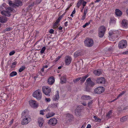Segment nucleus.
I'll return each mask as SVG.
<instances>
[{"mask_svg":"<svg viewBox=\"0 0 128 128\" xmlns=\"http://www.w3.org/2000/svg\"><path fill=\"white\" fill-rule=\"evenodd\" d=\"M128 119V117L126 116H125L121 118L120 119V121L122 122H124L126 121Z\"/></svg>","mask_w":128,"mask_h":128,"instance_id":"nucleus-25","label":"nucleus"},{"mask_svg":"<svg viewBox=\"0 0 128 128\" xmlns=\"http://www.w3.org/2000/svg\"><path fill=\"white\" fill-rule=\"evenodd\" d=\"M38 122L39 126L42 128L43 126L44 120L42 118H40L38 119Z\"/></svg>","mask_w":128,"mask_h":128,"instance_id":"nucleus-12","label":"nucleus"},{"mask_svg":"<svg viewBox=\"0 0 128 128\" xmlns=\"http://www.w3.org/2000/svg\"><path fill=\"white\" fill-rule=\"evenodd\" d=\"M84 44L86 46L90 47L93 45L94 42L92 39L88 38L84 41Z\"/></svg>","mask_w":128,"mask_h":128,"instance_id":"nucleus-4","label":"nucleus"},{"mask_svg":"<svg viewBox=\"0 0 128 128\" xmlns=\"http://www.w3.org/2000/svg\"><path fill=\"white\" fill-rule=\"evenodd\" d=\"M12 28H7L3 30V32L5 33L6 31H9L12 30Z\"/></svg>","mask_w":128,"mask_h":128,"instance_id":"nucleus-32","label":"nucleus"},{"mask_svg":"<svg viewBox=\"0 0 128 128\" xmlns=\"http://www.w3.org/2000/svg\"><path fill=\"white\" fill-rule=\"evenodd\" d=\"M104 91V88L102 86L98 87L96 88L94 92L95 93L100 94Z\"/></svg>","mask_w":128,"mask_h":128,"instance_id":"nucleus-7","label":"nucleus"},{"mask_svg":"<svg viewBox=\"0 0 128 128\" xmlns=\"http://www.w3.org/2000/svg\"><path fill=\"white\" fill-rule=\"evenodd\" d=\"M15 53V52L14 51H12L10 52L9 53V55L10 56H12Z\"/></svg>","mask_w":128,"mask_h":128,"instance_id":"nucleus-43","label":"nucleus"},{"mask_svg":"<svg viewBox=\"0 0 128 128\" xmlns=\"http://www.w3.org/2000/svg\"><path fill=\"white\" fill-rule=\"evenodd\" d=\"M82 100H90L92 99L91 97L89 96L83 95L81 97Z\"/></svg>","mask_w":128,"mask_h":128,"instance_id":"nucleus-18","label":"nucleus"},{"mask_svg":"<svg viewBox=\"0 0 128 128\" xmlns=\"http://www.w3.org/2000/svg\"><path fill=\"white\" fill-rule=\"evenodd\" d=\"M72 59L70 56H66L65 59V62L66 65H68L70 64L71 62Z\"/></svg>","mask_w":128,"mask_h":128,"instance_id":"nucleus-10","label":"nucleus"},{"mask_svg":"<svg viewBox=\"0 0 128 128\" xmlns=\"http://www.w3.org/2000/svg\"><path fill=\"white\" fill-rule=\"evenodd\" d=\"M86 2L84 1V0L82 2V5L83 6V8H84V6L86 5Z\"/></svg>","mask_w":128,"mask_h":128,"instance_id":"nucleus-41","label":"nucleus"},{"mask_svg":"<svg viewBox=\"0 0 128 128\" xmlns=\"http://www.w3.org/2000/svg\"><path fill=\"white\" fill-rule=\"evenodd\" d=\"M88 12V9L85 10L84 11V14L86 15Z\"/></svg>","mask_w":128,"mask_h":128,"instance_id":"nucleus-53","label":"nucleus"},{"mask_svg":"<svg viewBox=\"0 0 128 128\" xmlns=\"http://www.w3.org/2000/svg\"><path fill=\"white\" fill-rule=\"evenodd\" d=\"M82 55V52L78 51L74 52V57L76 58L78 56Z\"/></svg>","mask_w":128,"mask_h":128,"instance_id":"nucleus-16","label":"nucleus"},{"mask_svg":"<svg viewBox=\"0 0 128 128\" xmlns=\"http://www.w3.org/2000/svg\"><path fill=\"white\" fill-rule=\"evenodd\" d=\"M48 110H41L40 111V112H48Z\"/></svg>","mask_w":128,"mask_h":128,"instance_id":"nucleus-56","label":"nucleus"},{"mask_svg":"<svg viewBox=\"0 0 128 128\" xmlns=\"http://www.w3.org/2000/svg\"><path fill=\"white\" fill-rule=\"evenodd\" d=\"M22 114V115L24 114L25 116H24V118L22 121V124L23 125L28 124L31 120V119L30 116L26 114V112H23Z\"/></svg>","mask_w":128,"mask_h":128,"instance_id":"nucleus-1","label":"nucleus"},{"mask_svg":"<svg viewBox=\"0 0 128 128\" xmlns=\"http://www.w3.org/2000/svg\"><path fill=\"white\" fill-rule=\"evenodd\" d=\"M34 2H33L31 4L28 6L29 8H30V7L33 6L34 5Z\"/></svg>","mask_w":128,"mask_h":128,"instance_id":"nucleus-49","label":"nucleus"},{"mask_svg":"<svg viewBox=\"0 0 128 128\" xmlns=\"http://www.w3.org/2000/svg\"><path fill=\"white\" fill-rule=\"evenodd\" d=\"M123 54H128V51H126L122 53Z\"/></svg>","mask_w":128,"mask_h":128,"instance_id":"nucleus-60","label":"nucleus"},{"mask_svg":"<svg viewBox=\"0 0 128 128\" xmlns=\"http://www.w3.org/2000/svg\"><path fill=\"white\" fill-rule=\"evenodd\" d=\"M54 32V30L52 29H50L49 31V32L51 34L53 33Z\"/></svg>","mask_w":128,"mask_h":128,"instance_id":"nucleus-48","label":"nucleus"},{"mask_svg":"<svg viewBox=\"0 0 128 128\" xmlns=\"http://www.w3.org/2000/svg\"><path fill=\"white\" fill-rule=\"evenodd\" d=\"M81 108L80 107H78L75 110V112H80Z\"/></svg>","mask_w":128,"mask_h":128,"instance_id":"nucleus-34","label":"nucleus"},{"mask_svg":"<svg viewBox=\"0 0 128 128\" xmlns=\"http://www.w3.org/2000/svg\"><path fill=\"white\" fill-rule=\"evenodd\" d=\"M25 68L24 66H22L19 70V72H22L23 70H24Z\"/></svg>","mask_w":128,"mask_h":128,"instance_id":"nucleus-33","label":"nucleus"},{"mask_svg":"<svg viewBox=\"0 0 128 128\" xmlns=\"http://www.w3.org/2000/svg\"><path fill=\"white\" fill-rule=\"evenodd\" d=\"M87 84L88 86L92 87L94 85V83L91 80V79L90 78H88L86 80Z\"/></svg>","mask_w":128,"mask_h":128,"instance_id":"nucleus-13","label":"nucleus"},{"mask_svg":"<svg viewBox=\"0 0 128 128\" xmlns=\"http://www.w3.org/2000/svg\"><path fill=\"white\" fill-rule=\"evenodd\" d=\"M81 79V77L78 78H76V79H74L73 80V82H74V83H76L77 82H78L79 80H80Z\"/></svg>","mask_w":128,"mask_h":128,"instance_id":"nucleus-29","label":"nucleus"},{"mask_svg":"<svg viewBox=\"0 0 128 128\" xmlns=\"http://www.w3.org/2000/svg\"><path fill=\"white\" fill-rule=\"evenodd\" d=\"M33 96L38 100H40L42 97V94L40 90L38 89L35 91L33 92Z\"/></svg>","mask_w":128,"mask_h":128,"instance_id":"nucleus-2","label":"nucleus"},{"mask_svg":"<svg viewBox=\"0 0 128 128\" xmlns=\"http://www.w3.org/2000/svg\"><path fill=\"white\" fill-rule=\"evenodd\" d=\"M58 24V23H57L56 22L54 24L53 26L54 27V28H56L58 27L57 25Z\"/></svg>","mask_w":128,"mask_h":128,"instance_id":"nucleus-39","label":"nucleus"},{"mask_svg":"<svg viewBox=\"0 0 128 128\" xmlns=\"http://www.w3.org/2000/svg\"><path fill=\"white\" fill-rule=\"evenodd\" d=\"M29 102L30 105L32 107L36 108L38 107V104L35 100H30Z\"/></svg>","mask_w":128,"mask_h":128,"instance_id":"nucleus-9","label":"nucleus"},{"mask_svg":"<svg viewBox=\"0 0 128 128\" xmlns=\"http://www.w3.org/2000/svg\"><path fill=\"white\" fill-rule=\"evenodd\" d=\"M7 20V18L3 16L0 17V22L4 23Z\"/></svg>","mask_w":128,"mask_h":128,"instance_id":"nucleus-21","label":"nucleus"},{"mask_svg":"<svg viewBox=\"0 0 128 128\" xmlns=\"http://www.w3.org/2000/svg\"><path fill=\"white\" fill-rule=\"evenodd\" d=\"M45 100L47 102H49L50 100V99L49 98H45Z\"/></svg>","mask_w":128,"mask_h":128,"instance_id":"nucleus-47","label":"nucleus"},{"mask_svg":"<svg viewBox=\"0 0 128 128\" xmlns=\"http://www.w3.org/2000/svg\"><path fill=\"white\" fill-rule=\"evenodd\" d=\"M82 104L84 106H86V103L85 102H83L82 103Z\"/></svg>","mask_w":128,"mask_h":128,"instance_id":"nucleus-62","label":"nucleus"},{"mask_svg":"<svg viewBox=\"0 0 128 128\" xmlns=\"http://www.w3.org/2000/svg\"><path fill=\"white\" fill-rule=\"evenodd\" d=\"M59 92L57 91L56 94L54 96V98L53 100H54L56 101L59 99Z\"/></svg>","mask_w":128,"mask_h":128,"instance_id":"nucleus-23","label":"nucleus"},{"mask_svg":"<svg viewBox=\"0 0 128 128\" xmlns=\"http://www.w3.org/2000/svg\"><path fill=\"white\" fill-rule=\"evenodd\" d=\"M76 115L77 116H80L81 114L80 112H75Z\"/></svg>","mask_w":128,"mask_h":128,"instance_id":"nucleus-46","label":"nucleus"},{"mask_svg":"<svg viewBox=\"0 0 128 128\" xmlns=\"http://www.w3.org/2000/svg\"><path fill=\"white\" fill-rule=\"evenodd\" d=\"M68 23V22H65L64 24L65 26L66 27L68 26V24H67Z\"/></svg>","mask_w":128,"mask_h":128,"instance_id":"nucleus-61","label":"nucleus"},{"mask_svg":"<svg viewBox=\"0 0 128 128\" xmlns=\"http://www.w3.org/2000/svg\"><path fill=\"white\" fill-rule=\"evenodd\" d=\"M112 112H108L106 114V117L108 118H109L111 116Z\"/></svg>","mask_w":128,"mask_h":128,"instance_id":"nucleus-36","label":"nucleus"},{"mask_svg":"<svg viewBox=\"0 0 128 128\" xmlns=\"http://www.w3.org/2000/svg\"><path fill=\"white\" fill-rule=\"evenodd\" d=\"M60 20L59 19H58V18L57 20H56V22H57V23H58L59 22H60Z\"/></svg>","mask_w":128,"mask_h":128,"instance_id":"nucleus-64","label":"nucleus"},{"mask_svg":"<svg viewBox=\"0 0 128 128\" xmlns=\"http://www.w3.org/2000/svg\"><path fill=\"white\" fill-rule=\"evenodd\" d=\"M103 31V32H105L106 31V28L103 26H101L98 29V30H100Z\"/></svg>","mask_w":128,"mask_h":128,"instance_id":"nucleus-26","label":"nucleus"},{"mask_svg":"<svg viewBox=\"0 0 128 128\" xmlns=\"http://www.w3.org/2000/svg\"><path fill=\"white\" fill-rule=\"evenodd\" d=\"M17 74V73L16 72L13 71L10 74V76L11 77H13L16 75Z\"/></svg>","mask_w":128,"mask_h":128,"instance_id":"nucleus-27","label":"nucleus"},{"mask_svg":"<svg viewBox=\"0 0 128 128\" xmlns=\"http://www.w3.org/2000/svg\"><path fill=\"white\" fill-rule=\"evenodd\" d=\"M16 4L13 3L12 5L11 6H13V7H15V6H16Z\"/></svg>","mask_w":128,"mask_h":128,"instance_id":"nucleus-59","label":"nucleus"},{"mask_svg":"<svg viewBox=\"0 0 128 128\" xmlns=\"http://www.w3.org/2000/svg\"><path fill=\"white\" fill-rule=\"evenodd\" d=\"M104 34L103 32L100 33L98 32V36L99 37L102 38L104 36Z\"/></svg>","mask_w":128,"mask_h":128,"instance_id":"nucleus-38","label":"nucleus"},{"mask_svg":"<svg viewBox=\"0 0 128 128\" xmlns=\"http://www.w3.org/2000/svg\"><path fill=\"white\" fill-rule=\"evenodd\" d=\"M88 77V76H86L83 77L81 78V79L80 80V81L82 82H84L86 79Z\"/></svg>","mask_w":128,"mask_h":128,"instance_id":"nucleus-28","label":"nucleus"},{"mask_svg":"<svg viewBox=\"0 0 128 128\" xmlns=\"http://www.w3.org/2000/svg\"><path fill=\"white\" fill-rule=\"evenodd\" d=\"M96 82L98 83L104 84L105 83V79L103 77L98 78L96 80Z\"/></svg>","mask_w":128,"mask_h":128,"instance_id":"nucleus-11","label":"nucleus"},{"mask_svg":"<svg viewBox=\"0 0 128 128\" xmlns=\"http://www.w3.org/2000/svg\"><path fill=\"white\" fill-rule=\"evenodd\" d=\"M17 62H15L12 64V66H11L12 68H14V66H13L16 65L17 64Z\"/></svg>","mask_w":128,"mask_h":128,"instance_id":"nucleus-45","label":"nucleus"},{"mask_svg":"<svg viewBox=\"0 0 128 128\" xmlns=\"http://www.w3.org/2000/svg\"><path fill=\"white\" fill-rule=\"evenodd\" d=\"M91 126L90 124H88L86 128H91Z\"/></svg>","mask_w":128,"mask_h":128,"instance_id":"nucleus-58","label":"nucleus"},{"mask_svg":"<svg viewBox=\"0 0 128 128\" xmlns=\"http://www.w3.org/2000/svg\"><path fill=\"white\" fill-rule=\"evenodd\" d=\"M51 106L53 108H55L57 106V104H52Z\"/></svg>","mask_w":128,"mask_h":128,"instance_id":"nucleus-51","label":"nucleus"},{"mask_svg":"<svg viewBox=\"0 0 128 128\" xmlns=\"http://www.w3.org/2000/svg\"><path fill=\"white\" fill-rule=\"evenodd\" d=\"M128 22L127 20L126 19L123 20L122 22V25L125 27H126L128 24Z\"/></svg>","mask_w":128,"mask_h":128,"instance_id":"nucleus-19","label":"nucleus"},{"mask_svg":"<svg viewBox=\"0 0 128 128\" xmlns=\"http://www.w3.org/2000/svg\"><path fill=\"white\" fill-rule=\"evenodd\" d=\"M86 90L87 91L89 92L90 91V89L88 88V86H86Z\"/></svg>","mask_w":128,"mask_h":128,"instance_id":"nucleus-55","label":"nucleus"},{"mask_svg":"<svg viewBox=\"0 0 128 128\" xmlns=\"http://www.w3.org/2000/svg\"><path fill=\"white\" fill-rule=\"evenodd\" d=\"M13 3L12 2V1H10L9 2V4L10 6H11L12 5Z\"/></svg>","mask_w":128,"mask_h":128,"instance_id":"nucleus-57","label":"nucleus"},{"mask_svg":"<svg viewBox=\"0 0 128 128\" xmlns=\"http://www.w3.org/2000/svg\"><path fill=\"white\" fill-rule=\"evenodd\" d=\"M93 103L92 100H90L88 103V106L89 107H90L92 104Z\"/></svg>","mask_w":128,"mask_h":128,"instance_id":"nucleus-40","label":"nucleus"},{"mask_svg":"<svg viewBox=\"0 0 128 128\" xmlns=\"http://www.w3.org/2000/svg\"><path fill=\"white\" fill-rule=\"evenodd\" d=\"M83 1V0H80L78 2L77 4V6L78 7V8H79L82 2Z\"/></svg>","mask_w":128,"mask_h":128,"instance_id":"nucleus-30","label":"nucleus"},{"mask_svg":"<svg viewBox=\"0 0 128 128\" xmlns=\"http://www.w3.org/2000/svg\"><path fill=\"white\" fill-rule=\"evenodd\" d=\"M15 3L17 6H21L22 5V1L20 0H16Z\"/></svg>","mask_w":128,"mask_h":128,"instance_id":"nucleus-20","label":"nucleus"},{"mask_svg":"<svg viewBox=\"0 0 128 128\" xmlns=\"http://www.w3.org/2000/svg\"><path fill=\"white\" fill-rule=\"evenodd\" d=\"M93 118L94 119V121L96 122H101V119L99 118H97L95 116H94Z\"/></svg>","mask_w":128,"mask_h":128,"instance_id":"nucleus-24","label":"nucleus"},{"mask_svg":"<svg viewBox=\"0 0 128 128\" xmlns=\"http://www.w3.org/2000/svg\"><path fill=\"white\" fill-rule=\"evenodd\" d=\"M54 82V79L53 76L50 77L48 80V83L50 85H52L53 84Z\"/></svg>","mask_w":128,"mask_h":128,"instance_id":"nucleus-14","label":"nucleus"},{"mask_svg":"<svg viewBox=\"0 0 128 128\" xmlns=\"http://www.w3.org/2000/svg\"><path fill=\"white\" fill-rule=\"evenodd\" d=\"M55 114L54 112H48L46 115V118H49L51 117L54 115Z\"/></svg>","mask_w":128,"mask_h":128,"instance_id":"nucleus-22","label":"nucleus"},{"mask_svg":"<svg viewBox=\"0 0 128 128\" xmlns=\"http://www.w3.org/2000/svg\"><path fill=\"white\" fill-rule=\"evenodd\" d=\"M46 49V48L45 46L43 47L41 50L40 51V53L41 54L43 53L44 52Z\"/></svg>","mask_w":128,"mask_h":128,"instance_id":"nucleus-35","label":"nucleus"},{"mask_svg":"<svg viewBox=\"0 0 128 128\" xmlns=\"http://www.w3.org/2000/svg\"><path fill=\"white\" fill-rule=\"evenodd\" d=\"M76 12V11L75 10V8H74V10L72 11V14H74Z\"/></svg>","mask_w":128,"mask_h":128,"instance_id":"nucleus-63","label":"nucleus"},{"mask_svg":"<svg viewBox=\"0 0 128 128\" xmlns=\"http://www.w3.org/2000/svg\"><path fill=\"white\" fill-rule=\"evenodd\" d=\"M125 93L124 91H123L121 93H120L118 95V97H119L123 95Z\"/></svg>","mask_w":128,"mask_h":128,"instance_id":"nucleus-44","label":"nucleus"},{"mask_svg":"<svg viewBox=\"0 0 128 128\" xmlns=\"http://www.w3.org/2000/svg\"><path fill=\"white\" fill-rule=\"evenodd\" d=\"M115 14L116 15L118 16H120L122 14V11L118 9H116L115 10Z\"/></svg>","mask_w":128,"mask_h":128,"instance_id":"nucleus-17","label":"nucleus"},{"mask_svg":"<svg viewBox=\"0 0 128 128\" xmlns=\"http://www.w3.org/2000/svg\"><path fill=\"white\" fill-rule=\"evenodd\" d=\"M66 78H64V77L63 78V79H62L60 83L62 84L65 83H66Z\"/></svg>","mask_w":128,"mask_h":128,"instance_id":"nucleus-31","label":"nucleus"},{"mask_svg":"<svg viewBox=\"0 0 128 128\" xmlns=\"http://www.w3.org/2000/svg\"><path fill=\"white\" fill-rule=\"evenodd\" d=\"M92 21V20H90V21L88 22H87L84 25H83V28H85V27H86V26H88V25H89V24H90V22Z\"/></svg>","mask_w":128,"mask_h":128,"instance_id":"nucleus-37","label":"nucleus"},{"mask_svg":"<svg viewBox=\"0 0 128 128\" xmlns=\"http://www.w3.org/2000/svg\"><path fill=\"white\" fill-rule=\"evenodd\" d=\"M86 15L84 14V15L82 16V20H84L86 18Z\"/></svg>","mask_w":128,"mask_h":128,"instance_id":"nucleus-50","label":"nucleus"},{"mask_svg":"<svg viewBox=\"0 0 128 128\" xmlns=\"http://www.w3.org/2000/svg\"><path fill=\"white\" fill-rule=\"evenodd\" d=\"M6 11L3 10L1 12V14L3 16H10L11 15L10 12L12 11L13 9L10 7H8L7 8Z\"/></svg>","mask_w":128,"mask_h":128,"instance_id":"nucleus-3","label":"nucleus"},{"mask_svg":"<svg viewBox=\"0 0 128 128\" xmlns=\"http://www.w3.org/2000/svg\"><path fill=\"white\" fill-rule=\"evenodd\" d=\"M42 90L45 94L50 96V93L51 90L50 88L48 86H43L42 88Z\"/></svg>","mask_w":128,"mask_h":128,"instance_id":"nucleus-5","label":"nucleus"},{"mask_svg":"<svg viewBox=\"0 0 128 128\" xmlns=\"http://www.w3.org/2000/svg\"><path fill=\"white\" fill-rule=\"evenodd\" d=\"M57 120L55 118H51L48 122V124L52 126H55L57 124Z\"/></svg>","mask_w":128,"mask_h":128,"instance_id":"nucleus-8","label":"nucleus"},{"mask_svg":"<svg viewBox=\"0 0 128 128\" xmlns=\"http://www.w3.org/2000/svg\"><path fill=\"white\" fill-rule=\"evenodd\" d=\"M127 45V43L126 41L122 40L119 42L118 47L119 48L122 49L126 48Z\"/></svg>","mask_w":128,"mask_h":128,"instance_id":"nucleus-6","label":"nucleus"},{"mask_svg":"<svg viewBox=\"0 0 128 128\" xmlns=\"http://www.w3.org/2000/svg\"><path fill=\"white\" fill-rule=\"evenodd\" d=\"M42 1V0H36V2L37 4H39Z\"/></svg>","mask_w":128,"mask_h":128,"instance_id":"nucleus-52","label":"nucleus"},{"mask_svg":"<svg viewBox=\"0 0 128 128\" xmlns=\"http://www.w3.org/2000/svg\"><path fill=\"white\" fill-rule=\"evenodd\" d=\"M115 22V20H114L113 19H111L110 22V23H114Z\"/></svg>","mask_w":128,"mask_h":128,"instance_id":"nucleus-42","label":"nucleus"},{"mask_svg":"<svg viewBox=\"0 0 128 128\" xmlns=\"http://www.w3.org/2000/svg\"><path fill=\"white\" fill-rule=\"evenodd\" d=\"M61 56H58L57 58L56 59V61H58L59 59L61 58Z\"/></svg>","mask_w":128,"mask_h":128,"instance_id":"nucleus-54","label":"nucleus"},{"mask_svg":"<svg viewBox=\"0 0 128 128\" xmlns=\"http://www.w3.org/2000/svg\"><path fill=\"white\" fill-rule=\"evenodd\" d=\"M93 73L96 76H99L102 73V70L100 69H98L94 70Z\"/></svg>","mask_w":128,"mask_h":128,"instance_id":"nucleus-15","label":"nucleus"}]
</instances>
